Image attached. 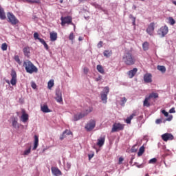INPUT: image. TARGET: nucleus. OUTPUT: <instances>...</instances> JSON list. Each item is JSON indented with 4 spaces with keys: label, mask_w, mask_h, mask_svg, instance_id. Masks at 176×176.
<instances>
[{
    "label": "nucleus",
    "mask_w": 176,
    "mask_h": 176,
    "mask_svg": "<svg viewBox=\"0 0 176 176\" xmlns=\"http://www.w3.org/2000/svg\"><path fill=\"white\" fill-rule=\"evenodd\" d=\"M104 144H105V135L98 139L97 145L98 146H100V148H101V146H102Z\"/></svg>",
    "instance_id": "nucleus-18"
},
{
    "label": "nucleus",
    "mask_w": 176,
    "mask_h": 176,
    "mask_svg": "<svg viewBox=\"0 0 176 176\" xmlns=\"http://www.w3.org/2000/svg\"><path fill=\"white\" fill-rule=\"evenodd\" d=\"M51 171H52L53 175H54V176L63 175V173L57 167H52Z\"/></svg>",
    "instance_id": "nucleus-12"
},
{
    "label": "nucleus",
    "mask_w": 176,
    "mask_h": 176,
    "mask_svg": "<svg viewBox=\"0 0 176 176\" xmlns=\"http://www.w3.org/2000/svg\"><path fill=\"white\" fill-rule=\"evenodd\" d=\"M83 71H84V74H85L86 75H87V74L89 73V68H87V67H84Z\"/></svg>",
    "instance_id": "nucleus-45"
},
{
    "label": "nucleus",
    "mask_w": 176,
    "mask_h": 176,
    "mask_svg": "<svg viewBox=\"0 0 176 176\" xmlns=\"http://www.w3.org/2000/svg\"><path fill=\"white\" fill-rule=\"evenodd\" d=\"M109 93V87H105L104 88V92L101 94V100L104 104H107V100H108V94Z\"/></svg>",
    "instance_id": "nucleus-7"
},
{
    "label": "nucleus",
    "mask_w": 176,
    "mask_h": 176,
    "mask_svg": "<svg viewBox=\"0 0 176 176\" xmlns=\"http://www.w3.org/2000/svg\"><path fill=\"white\" fill-rule=\"evenodd\" d=\"M30 153H31V147H30L28 149L25 150L23 153V155L25 156H28V155Z\"/></svg>",
    "instance_id": "nucleus-37"
},
{
    "label": "nucleus",
    "mask_w": 176,
    "mask_h": 176,
    "mask_svg": "<svg viewBox=\"0 0 176 176\" xmlns=\"http://www.w3.org/2000/svg\"><path fill=\"white\" fill-rule=\"evenodd\" d=\"M150 100L151 99L148 96H146V98L143 102V107H146L147 108L151 107V103L149 102Z\"/></svg>",
    "instance_id": "nucleus-24"
},
{
    "label": "nucleus",
    "mask_w": 176,
    "mask_h": 176,
    "mask_svg": "<svg viewBox=\"0 0 176 176\" xmlns=\"http://www.w3.org/2000/svg\"><path fill=\"white\" fill-rule=\"evenodd\" d=\"M162 113H163L166 117L168 116V112L166 111V110H162Z\"/></svg>",
    "instance_id": "nucleus-43"
},
{
    "label": "nucleus",
    "mask_w": 176,
    "mask_h": 176,
    "mask_svg": "<svg viewBox=\"0 0 176 176\" xmlns=\"http://www.w3.org/2000/svg\"><path fill=\"white\" fill-rule=\"evenodd\" d=\"M14 58L15 61L19 64V65H21V61L20 60V56H19V55H16Z\"/></svg>",
    "instance_id": "nucleus-36"
},
{
    "label": "nucleus",
    "mask_w": 176,
    "mask_h": 176,
    "mask_svg": "<svg viewBox=\"0 0 176 176\" xmlns=\"http://www.w3.org/2000/svg\"><path fill=\"white\" fill-rule=\"evenodd\" d=\"M61 25L62 27H64V25H65V23H61Z\"/></svg>",
    "instance_id": "nucleus-61"
},
{
    "label": "nucleus",
    "mask_w": 176,
    "mask_h": 176,
    "mask_svg": "<svg viewBox=\"0 0 176 176\" xmlns=\"http://www.w3.org/2000/svg\"><path fill=\"white\" fill-rule=\"evenodd\" d=\"M12 127H14V129H20V126L19 125V122H17L16 119H14L12 121Z\"/></svg>",
    "instance_id": "nucleus-34"
},
{
    "label": "nucleus",
    "mask_w": 176,
    "mask_h": 176,
    "mask_svg": "<svg viewBox=\"0 0 176 176\" xmlns=\"http://www.w3.org/2000/svg\"><path fill=\"white\" fill-rule=\"evenodd\" d=\"M130 19H132V23H135V18L133 17V15H130Z\"/></svg>",
    "instance_id": "nucleus-55"
},
{
    "label": "nucleus",
    "mask_w": 176,
    "mask_h": 176,
    "mask_svg": "<svg viewBox=\"0 0 176 176\" xmlns=\"http://www.w3.org/2000/svg\"><path fill=\"white\" fill-rule=\"evenodd\" d=\"M7 17L10 23H19V20L16 18V16L10 12L7 13Z\"/></svg>",
    "instance_id": "nucleus-9"
},
{
    "label": "nucleus",
    "mask_w": 176,
    "mask_h": 176,
    "mask_svg": "<svg viewBox=\"0 0 176 176\" xmlns=\"http://www.w3.org/2000/svg\"><path fill=\"white\" fill-rule=\"evenodd\" d=\"M30 47H25L23 50V54L25 56V57H30Z\"/></svg>",
    "instance_id": "nucleus-23"
},
{
    "label": "nucleus",
    "mask_w": 176,
    "mask_h": 176,
    "mask_svg": "<svg viewBox=\"0 0 176 176\" xmlns=\"http://www.w3.org/2000/svg\"><path fill=\"white\" fill-rule=\"evenodd\" d=\"M31 86L32 89H36V84L35 82H32Z\"/></svg>",
    "instance_id": "nucleus-51"
},
{
    "label": "nucleus",
    "mask_w": 176,
    "mask_h": 176,
    "mask_svg": "<svg viewBox=\"0 0 176 176\" xmlns=\"http://www.w3.org/2000/svg\"><path fill=\"white\" fill-rule=\"evenodd\" d=\"M155 32V23H150L148 27L146 29V32L151 36H153V32Z\"/></svg>",
    "instance_id": "nucleus-11"
},
{
    "label": "nucleus",
    "mask_w": 176,
    "mask_h": 176,
    "mask_svg": "<svg viewBox=\"0 0 176 176\" xmlns=\"http://www.w3.org/2000/svg\"><path fill=\"white\" fill-rule=\"evenodd\" d=\"M168 21L169 23H175V21L174 20V19H173V17H169Z\"/></svg>",
    "instance_id": "nucleus-48"
},
{
    "label": "nucleus",
    "mask_w": 176,
    "mask_h": 176,
    "mask_svg": "<svg viewBox=\"0 0 176 176\" xmlns=\"http://www.w3.org/2000/svg\"><path fill=\"white\" fill-rule=\"evenodd\" d=\"M34 39H38V41H39V39H41V38H39V34H38V32H35L34 34Z\"/></svg>",
    "instance_id": "nucleus-42"
},
{
    "label": "nucleus",
    "mask_w": 176,
    "mask_h": 176,
    "mask_svg": "<svg viewBox=\"0 0 176 176\" xmlns=\"http://www.w3.org/2000/svg\"><path fill=\"white\" fill-rule=\"evenodd\" d=\"M122 61L125 65L131 66L135 64V58L131 51H126L122 56Z\"/></svg>",
    "instance_id": "nucleus-1"
},
{
    "label": "nucleus",
    "mask_w": 176,
    "mask_h": 176,
    "mask_svg": "<svg viewBox=\"0 0 176 176\" xmlns=\"http://www.w3.org/2000/svg\"><path fill=\"white\" fill-rule=\"evenodd\" d=\"M126 102H127V99L126 98V97H123L121 98V105H124V104H126Z\"/></svg>",
    "instance_id": "nucleus-40"
},
{
    "label": "nucleus",
    "mask_w": 176,
    "mask_h": 176,
    "mask_svg": "<svg viewBox=\"0 0 176 176\" xmlns=\"http://www.w3.org/2000/svg\"><path fill=\"white\" fill-rule=\"evenodd\" d=\"M162 140L164 141L165 142H167V141H173L174 140V135L171 133H164L162 135Z\"/></svg>",
    "instance_id": "nucleus-10"
},
{
    "label": "nucleus",
    "mask_w": 176,
    "mask_h": 176,
    "mask_svg": "<svg viewBox=\"0 0 176 176\" xmlns=\"http://www.w3.org/2000/svg\"><path fill=\"white\" fill-rule=\"evenodd\" d=\"M150 100L151 98H159V94L152 92L149 94L148 96H147Z\"/></svg>",
    "instance_id": "nucleus-27"
},
{
    "label": "nucleus",
    "mask_w": 176,
    "mask_h": 176,
    "mask_svg": "<svg viewBox=\"0 0 176 176\" xmlns=\"http://www.w3.org/2000/svg\"><path fill=\"white\" fill-rule=\"evenodd\" d=\"M23 67L28 74H36L38 72V68L30 60H25L23 63Z\"/></svg>",
    "instance_id": "nucleus-2"
},
{
    "label": "nucleus",
    "mask_w": 176,
    "mask_h": 176,
    "mask_svg": "<svg viewBox=\"0 0 176 176\" xmlns=\"http://www.w3.org/2000/svg\"><path fill=\"white\" fill-rule=\"evenodd\" d=\"M156 162H157V159L156 158H153V159H151L149 161H148V163L150 164H155V163H156Z\"/></svg>",
    "instance_id": "nucleus-39"
},
{
    "label": "nucleus",
    "mask_w": 176,
    "mask_h": 176,
    "mask_svg": "<svg viewBox=\"0 0 176 176\" xmlns=\"http://www.w3.org/2000/svg\"><path fill=\"white\" fill-rule=\"evenodd\" d=\"M1 50L4 52L8 50V44H6V43H4L1 45Z\"/></svg>",
    "instance_id": "nucleus-38"
},
{
    "label": "nucleus",
    "mask_w": 176,
    "mask_h": 176,
    "mask_svg": "<svg viewBox=\"0 0 176 176\" xmlns=\"http://www.w3.org/2000/svg\"><path fill=\"white\" fill-rule=\"evenodd\" d=\"M137 72H138V69L136 67L133 68L132 70H129L127 73L129 78H130V79L134 78Z\"/></svg>",
    "instance_id": "nucleus-14"
},
{
    "label": "nucleus",
    "mask_w": 176,
    "mask_h": 176,
    "mask_svg": "<svg viewBox=\"0 0 176 176\" xmlns=\"http://www.w3.org/2000/svg\"><path fill=\"white\" fill-rule=\"evenodd\" d=\"M61 23H72V17L71 16H62Z\"/></svg>",
    "instance_id": "nucleus-16"
},
{
    "label": "nucleus",
    "mask_w": 176,
    "mask_h": 176,
    "mask_svg": "<svg viewBox=\"0 0 176 176\" xmlns=\"http://www.w3.org/2000/svg\"><path fill=\"white\" fill-rule=\"evenodd\" d=\"M137 167H138V168H144V164H140V165H137Z\"/></svg>",
    "instance_id": "nucleus-56"
},
{
    "label": "nucleus",
    "mask_w": 176,
    "mask_h": 176,
    "mask_svg": "<svg viewBox=\"0 0 176 176\" xmlns=\"http://www.w3.org/2000/svg\"><path fill=\"white\" fill-rule=\"evenodd\" d=\"M157 34L160 38H164V36L168 34V27H167V25L161 27L157 30Z\"/></svg>",
    "instance_id": "nucleus-3"
},
{
    "label": "nucleus",
    "mask_w": 176,
    "mask_h": 176,
    "mask_svg": "<svg viewBox=\"0 0 176 176\" xmlns=\"http://www.w3.org/2000/svg\"><path fill=\"white\" fill-rule=\"evenodd\" d=\"M103 54L104 57H111V56H112V50H105Z\"/></svg>",
    "instance_id": "nucleus-31"
},
{
    "label": "nucleus",
    "mask_w": 176,
    "mask_h": 176,
    "mask_svg": "<svg viewBox=\"0 0 176 176\" xmlns=\"http://www.w3.org/2000/svg\"><path fill=\"white\" fill-rule=\"evenodd\" d=\"M66 134H67V135H71V134H72V132L68 129H66L65 131H64L63 134L60 135V141H63V140H64V138H65V137H67V135H65Z\"/></svg>",
    "instance_id": "nucleus-17"
},
{
    "label": "nucleus",
    "mask_w": 176,
    "mask_h": 176,
    "mask_svg": "<svg viewBox=\"0 0 176 176\" xmlns=\"http://www.w3.org/2000/svg\"><path fill=\"white\" fill-rule=\"evenodd\" d=\"M155 123L156 124H160V123H162V119H157Z\"/></svg>",
    "instance_id": "nucleus-50"
},
{
    "label": "nucleus",
    "mask_w": 176,
    "mask_h": 176,
    "mask_svg": "<svg viewBox=\"0 0 176 176\" xmlns=\"http://www.w3.org/2000/svg\"><path fill=\"white\" fill-rule=\"evenodd\" d=\"M93 156H94V155H89V160H90V159H91L92 157H93Z\"/></svg>",
    "instance_id": "nucleus-59"
},
{
    "label": "nucleus",
    "mask_w": 176,
    "mask_h": 176,
    "mask_svg": "<svg viewBox=\"0 0 176 176\" xmlns=\"http://www.w3.org/2000/svg\"><path fill=\"white\" fill-rule=\"evenodd\" d=\"M131 152L134 153V152H137V149H135V146H133L131 148Z\"/></svg>",
    "instance_id": "nucleus-54"
},
{
    "label": "nucleus",
    "mask_w": 176,
    "mask_h": 176,
    "mask_svg": "<svg viewBox=\"0 0 176 176\" xmlns=\"http://www.w3.org/2000/svg\"><path fill=\"white\" fill-rule=\"evenodd\" d=\"M124 129V124L120 123H114L111 129V133H116V131H120Z\"/></svg>",
    "instance_id": "nucleus-6"
},
{
    "label": "nucleus",
    "mask_w": 176,
    "mask_h": 176,
    "mask_svg": "<svg viewBox=\"0 0 176 176\" xmlns=\"http://www.w3.org/2000/svg\"><path fill=\"white\" fill-rule=\"evenodd\" d=\"M38 145H39V138H38V135H34V147L32 148L33 151L36 150V148H38Z\"/></svg>",
    "instance_id": "nucleus-20"
},
{
    "label": "nucleus",
    "mask_w": 176,
    "mask_h": 176,
    "mask_svg": "<svg viewBox=\"0 0 176 176\" xmlns=\"http://www.w3.org/2000/svg\"><path fill=\"white\" fill-rule=\"evenodd\" d=\"M96 127V120H90L85 125V129L87 131H91L94 130Z\"/></svg>",
    "instance_id": "nucleus-4"
},
{
    "label": "nucleus",
    "mask_w": 176,
    "mask_h": 176,
    "mask_svg": "<svg viewBox=\"0 0 176 176\" xmlns=\"http://www.w3.org/2000/svg\"><path fill=\"white\" fill-rule=\"evenodd\" d=\"M101 79H102L101 76H99L98 78H96V82H100V80H101Z\"/></svg>",
    "instance_id": "nucleus-53"
},
{
    "label": "nucleus",
    "mask_w": 176,
    "mask_h": 176,
    "mask_svg": "<svg viewBox=\"0 0 176 176\" xmlns=\"http://www.w3.org/2000/svg\"><path fill=\"white\" fill-rule=\"evenodd\" d=\"M123 160H124V159H123V157H120L119 158L118 164H122Z\"/></svg>",
    "instance_id": "nucleus-47"
},
{
    "label": "nucleus",
    "mask_w": 176,
    "mask_h": 176,
    "mask_svg": "<svg viewBox=\"0 0 176 176\" xmlns=\"http://www.w3.org/2000/svg\"><path fill=\"white\" fill-rule=\"evenodd\" d=\"M28 3H39V0H24Z\"/></svg>",
    "instance_id": "nucleus-35"
},
{
    "label": "nucleus",
    "mask_w": 176,
    "mask_h": 176,
    "mask_svg": "<svg viewBox=\"0 0 176 176\" xmlns=\"http://www.w3.org/2000/svg\"><path fill=\"white\" fill-rule=\"evenodd\" d=\"M32 19H33L34 20H35V19H38V17H36V16L34 15L33 17H32Z\"/></svg>",
    "instance_id": "nucleus-60"
},
{
    "label": "nucleus",
    "mask_w": 176,
    "mask_h": 176,
    "mask_svg": "<svg viewBox=\"0 0 176 176\" xmlns=\"http://www.w3.org/2000/svg\"><path fill=\"white\" fill-rule=\"evenodd\" d=\"M97 71L100 72V74H102L104 75L105 74V71L104 70V67H102V65H97Z\"/></svg>",
    "instance_id": "nucleus-28"
},
{
    "label": "nucleus",
    "mask_w": 176,
    "mask_h": 176,
    "mask_svg": "<svg viewBox=\"0 0 176 176\" xmlns=\"http://www.w3.org/2000/svg\"><path fill=\"white\" fill-rule=\"evenodd\" d=\"M134 116H137V115L135 114V113H132L129 117H127L126 120V122L128 124H130V123H131V120H133V118H134Z\"/></svg>",
    "instance_id": "nucleus-26"
},
{
    "label": "nucleus",
    "mask_w": 176,
    "mask_h": 176,
    "mask_svg": "<svg viewBox=\"0 0 176 176\" xmlns=\"http://www.w3.org/2000/svg\"><path fill=\"white\" fill-rule=\"evenodd\" d=\"M44 47L46 49V50H49V45H47V43H45V44H43Z\"/></svg>",
    "instance_id": "nucleus-52"
},
{
    "label": "nucleus",
    "mask_w": 176,
    "mask_h": 176,
    "mask_svg": "<svg viewBox=\"0 0 176 176\" xmlns=\"http://www.w3.org/2000/svg\"><path fill=\"white\" fill-rule=\"evenodd\" d=\"M173 3L176 6V1H173Z\"/></svg>",
    "instance_id": "nucleus-63"
},
{
    "label": "nucleus",
    "mask_w": 176,
    "mask_h": 176,
    "mask_svg": "<svg viewBox=\"0 0 176 176\" xmlns=\"http://www.w3.org/2000/svg\"><path fill=\"white\" fill-rule=\"evenodd\" d=\"M39 42H41V43H42V45H44L46 43V41H45V40L43 38H38Z\"/></svg>",
    "instance_id": "nucleus-46"
},
{
    "label": "nucleus",
    "mask_w": 176,
    "mask_h": 176,
    "mask_svg": "<svg viewBox=\"0 0 176 176\" xmlns=\"http://www.w3.org/2000/svg\"><path fill=\"white\" fill-rule=\"evenodd\" d=\"M102 41H100L98 43V47L100 49L101 47H102Z\"/></svg>",
    "instance_id": "nucleus-49"
},
{
    "label": "nucleus",
    "mask_w": 176,
    "mask_h": 176,
    "mask_svg": "<svg viewBox=\"0 0 176 176\" xmlns=\"http://www.w3.org/2000/svg\"><path fill=\"white\" fill-rule=\"evenodd\" d=\"M41 109L42 112H44V113H47L49 112H52L50 109H49V107H47V104H43L41 107Z\"/></svg>",
    "instance_id": "nucleus-21"
},
{
    "label": "nucleus",
    "mask_w": 176,
    "mask_h": 176,
    "mask_svg": "<svg viewBox=\"0 0 176 176\" xmlns=\"http://www.w3.org/2000/svg\"><path fill=\"white\" fill-rule=\"evenodd\" d=\"M0 19L1 20H6V15L5 14V10L0 6Z\"/></svg>",
    "instance_id": "nucleus-22"
},
{
    "label": "nucleus",
    "mask_w": 176,
    "mask_h": 176,
    "mask_svg": "<svg viewBox=\"0 0 176 176\" xmlns=\"http://www.w3.org/2000/svg\"><path fill=\"white\" fill-rule=\"evenodd\" d=\"M86 114L80 113L74 115L73 120L74 122H77V120H80L82 118H85V115H87L88 113H90V112H93V108L89 107L88 110L86 111Z\"/></svg>",
    "instance_id": "nucleus-5"
},
{
    "label": "nucleus",
    "mask_w": 176,
    "mask_h": 176,
    "mask_svg": "<svg viewBox=\"0 0 176 176\" xmlns=\"http://www.w3.org/2000/svg\"><path fill=\"white\" fill-rule=\"evenodd\" d=\"M144 152H145V147L144 146H142L139 149L138 156H142V155H144Z\"/></svg>",
    "instance_id": "nucleus-30"
},
{
    "label": "nucleus",
    "mask_w": 176,
    "mask_h": 176,
    "mask_svg": "<svg viewBox=\"0 0 176 176\" xmlns=\"http://www.w3.org/2000/svg\"><path fill=\"white\" fill-rule=\"evenodd\" d=\"M144 80L146 83H151V82H152V74H146L144 76Z\"/></svg>",
    "instance_id": "nucleus-15"
},
{
    "label": "nucleus",
    "mask_w": 176,
    "mask_h": 176,
    "mask_svg": "<svg viewBox=\"0 0 176 176\" xmlns=\"http://www.w3.org/2000/svg\"><path fill=\"white\" fill-rule=\"evenodd\" d=\"M172 119H173V116L168 118L166 120H168V122H170L171 121Z\"/></svg>",
    "instance_id": "nucleus-57"
},
{
    "label": "nucleus",
    "mask_w": 176,
    "mask_h": 176,
    "mask_svg": "<svg viewBox=\"0 0 176 176\" xmlns=\"http://www.w3.org/2000/svg\"><path fill=\"white\" fill-rule=\"evenodd\" d=\"M11 80H10V83L12 86H16V83H17V74L16 73V71L14 70H12L11 71Z\"/></svg>",
    "instance_id": "nucleus-8"
},
{
    "label": "nucleus",
    "mask_w": 176,
    "mask_h": 176,
    "mask_svg": "<svg viewBox=\"0 0 176 176\" xmlns=\"http://www.w3.org/2000/svg\"><path fill=\"white\" fill-rule=\"evenodd\" d=\"M55 100H56L57 102H63V94H61V91L56 90Z\"/></svg>",
    "instance_id": "nucleus-13"
},
{
    "label": "nucleus",
    "mask_w": 176,
    "mask_h": 176,
    "mask_svg": "<svg viewBox=\"0 0 176 176\" xmlns=\"http://www.w3.org/2000/svg\"><path fill=\"white\" fill-rule=\"evenodd\" d=\"M78 41H83V37H82V36H80L79 38H78Z\"/></svg>",
    "instance_id": "nucleus-58"
},
{
    "label": "nucleus",
    "mask_w": 176,
    "mask_h": 176,
    "mask_svg": "<svg viewBox=\"0 0 176 176\" xmlns=\"http://www.w3.org/2000/svg\"><path fill=\"white\" fill-rule=\"evenodd\" d=\"M157 69H158V71H160L162 74H164L166 72V67L163 65H158L157 67Z\"/></svg>",
    "instance_id": "nucleus-32"
},
{
    "label": "nucleus",
    "mask_w": 176,
    "mask_h": 176,
    "mask_svg": "<svg viewBox=\"0 0 176 176\" xmlns=\"http://www.w3.org/2000/svg\"><path fill=\"white\" fill-rule=\"evenodd\" d=\"M54 86V80H50L47 83V87L49 90H52V87Z\"/></svg>",
    "instance_id": "nucleus-33"
},
{
    "label": "nucleus",
    "mask_w": 176,
    "mask_h": 176,
    "mask_svg": "<svg viewBox=\"0 0 176 176\" xmlns=\"http://www.w3.org/2000/svg\"><path fill=\"white\" fill-rule=\"evenodd\" d=\"M69 41H74L75 39V36L74 35V33H70L69 36Z\"/></svg>",
    "instance_id": "nucleus-41"
},
{
    "label": "nucleus",
    "mask_w": 176,
    "mask_h": 176,
    "mask_svg": "<svg viewBox=\"0 0 176 176\" xmlns=\"http://www.w3.org/2000/svg\"><path fill=\"white\" fill-rule=\"evenodd\" d=\"M103 12H104L105 14H107V10H104Z\"/></svg>",
    "instance_id": "nucleus-64"
},
{
    "label": "nucleus",
    "mask_w": 176,
    "mask_h": 176,
    "mask_svg": "<svg viewBox=\"0 0 176 176\" xmlns=\"http://www.w3.org/2000/svg\"><path fill=\"white\" fill-rule=\"evenodd\" d=\"M50 41L52 42H54V41H57V33L52 32L50 33Z\"/></svg>",
    "instance_id": "nucleus-25"
},
{
    "label": "nucleus",
    "mask_w": 176,
    "mask_h": 176,
    "mask_svg": "<svg viewBox=\"0 0 176 176\" xmlns=\"http://www.w3.org/2000/svg\"><path fill=\"white\" fill-rule=\"evenodd\" d=\"M169 113H175V108L172 107V108L169 110Z\"/></svg>",
    "instance_id": "nucleus-44"
},
{
    "label": "nucleus",
    "mask_w": 176,
    "mask_h": 176,
    "mask_svg": "<svg viewBox=\"0 0 176 176\" xmlns=\"http://www.w3.org/2000/svg\"><path fill=\"white\" fill-rule=\"evenodd\" d=\"M142 48L144 52H146V50L149 49V43H148V41H145L144 43H143Z\"/></svg>",
    "instance_id": "nucleus-29"
},
{
    "label": "nucleus",
    "mask_w": 176,
    "mask_h": 176,
    "mask_svg": "<svg viewBox=\"0 0 176 176\" xmlns=\"http://www.w3.org/2000/svg\"><path fill=\"white\" fill-rule=\"evenodd\" d=\"M21 120L23 123L27 122L28 120V114L25 113V111H22V116L21 117Z\"/></svg>",
    "instance_id": "nucleus-19"
},
{
    "label": "nucleus",
    "mask_w": 176,
    "mask_h": 176,
    "mask_svg": "<svg viewBox=\"0 0 176 176\" xmlns=\"http://www.w3.org/2000/svg\"><path fill=\"white\" fill-rule=\"evenodd\" d=\"M63 1H64V0H60V1H59L60 3H63Z\"/></svg>",
    "instance_id": "nucleus-62"
}]
</instances>
